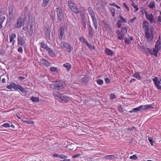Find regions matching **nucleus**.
Listing matches in <instances>:
<instances>
[{"label":"nucleus","mask_w":161,"mask_h":161,"mask_svg":"<svg viewBox=\"0 0 161 161\" xmlns=\"http://www.w3.org/2000/svg\"><path fill=\"white\" fill-rule=\"evenodd\" d=\"M142 27L144 30L145 36L148 42H151L153 39L154 29L149 26L148 23L146 20L143 22Z\"/></svg>","instance_id":"nucleus-1"},{"label":"nucleus","mask_w":161,"mask_h":161,"mask_svg":"<svg viewBox=\"0 0 161 161\" xmlns=\"http://www.w3.org/2000/svg\"><path fill=\"white\" fill-rule=\"evenodd\" d=\"M53 94L55 98L58 100L61 103H66L69 100V98L68 96L60 94L58 91L54 92Z\"/></svg>","instance_id":"nucleus-2"},{"label":"nucleus","mask_w":161,"mask_h":161,"mask_svg":"<svg viewBox=\"0 0 161 161\" xmlns=\"http://www.w3.org/2000/svg\"><path fill=\"white\" fill-rule=\"evenodd\" d=\"M7 88L9 89H14L15 90H19L23 93H25L26 92V91L25 89L19 85H16L14 82H11L9 85L7 86Z\"/></svg>","instance_id":"nucleus-3"},{"label":"nucleus","mask_w":161,"mask_h":161,"mask_svg":"<svg viewBox=\"0 0 161 161\" xmlns=\"http://www.w3.org/2000/svg\"><path fill=\"white\" fill-rule=\"evenodd\" d=\"M64 82L62 80H60L58 81H54L52 84H51V87H53V88L58 90L62 89L64 88L65 86Z\"/></svg>","instance_id":"nucleus-4"},{"label":"nucleus","mask_w":161,"mask_h":161,"mask_svg":"<svg viewBox=\"0 0 161 161\" xmlns=\"http://www.w3.org/2000/svg\"><path fill=\"white\" fill-rule=\"evenodd\" d=\"M88 11L91 16L94 28L96 29L97 28V21L95 17V14L93 10L91 7L88 8Z\"/></svg>","instance_id":"nucleus-5"},{"label":"nucleus","mask_w":161,"mask_h":161,"mask_svg":"<svg viewBox=\"0 0 161 161\" xmlns=\"http://www.w3.org/2000/svg\"><path fill=\"white\" fill-rule=\"evenodd\" d=\"M160 38L159 36L158 40L157 41L155 45V47L153 48V51L151 52V55H154L155 57L157 56L158 51L161 48Z\"/></svg>","instance_id":"nucleus-6"},{"label":"nucleus","mask_w":161,"mask_h":161,"mask_svg":"<svg viewBox=\"0 0 161 161\" xmlns=\"http://www.w3.org/2000/svg\"><path fill=\"white\" fill-rule=\"evenodd\" d=\"M121 31L118 30L116 32V33L118 35L117 39L120 40H123L124 38V32H127V27H123L121 29Z\"/></svg>","instance_id":"nucleus-7"},{"label":"nucleus","mask_w":161,"mask_h":161,"mask_svg":"<svg viewBox=\"0 0 161 161\" xmlns=\"http://www.w3.org/2000/svg\"><path fill=\"white\" fill-rule=\"evenodd\" d=\"M55 12L57 15L58 20L61 21L64 17V14L61 8L59 6H57Z\"/></svg>","instance_id":"nucleus-8"},{"label":"nucleus","mask_w":161,"mask_h":161,"mask_svg":"<svg viewBox=\"0 0 161 161\" xmlns=\"http://www.w3.org/2000/svg\"><path fill=\"white\" fill-rule=\"evenodd\" d=\"M68 4L72 11L74 13L77 14L80 13L79 9L76 7V5L71 1L68 2Z\"/></svg>","instance_id":"nucleus-9"},{"label":"nucleus","mask_w":161,"mask_h":161,"mask_svg":"<svg viewBox=\"0 0 161 161\" xmlns=\"http://www.w3.org/2000/svg\"><path fill=\"white\" fill-rule=\"evenodd\" d=\"M144 14L146 19L149 21L150 23L152 24L155 22L154 16L152 14H148L147 11H145Z\"/></svg>","instance_id":"nucleus-10"},{"label":"nucleus","mask_w":161,"mask_h":161,"mask_svg":"<svg viewBox=\"0 0 161 161\" xmlns=\"http://www.w3.org/2000/svg\"><path fill=\"white\" fill-rule=\"evenodd\" d=\"M153 81L156 87L158 89H161V86L160 84L161 83V79H159L157 77H155L153 79Z\"/></svg>","instance_id":"nucleus-11"},{"label":"nucleus","mask_w":161,"mask_h":161,"mask_svg":"<svg viewBox=\"0 0 161 161\" xmlns=\"http://www.w3.org/2000/svg\"><path fill=\"white\" fill-rule=\"evenodd\" d=\"M25 39L24 36L18 35L17 41L18 44L21 46H23L25 43Z\"/></svg>","instance_id":"nucleus-12"},{"label":"nucleus","mask_w":161,"mask_h":161,"mask_svg":"<svg viewBox=\"0 0 161 161\" xmlns=\"http://www.w3.org/2000/svg\"><path fill=\"white\" fill-rule=\"evenodd\" d=\"M24 22L23 19L21 17L19 18L17 20L16 24L14 25L15 28H20L21 27Z\"/></svg>","instance_id":"nucleus-13"},{"label":"nucleus","mask_w":161,"mask_h":161,"mask_svg":"<svg viewBox=\"0 0 161 161\" xmlns=\"http://www.w3.org/2000/svg\"><path fill=\"white\" fill-rule=\"evenodd\" d=\"M13 15V8L12 6H10L9 8V18L10 21L12 20Z\"/></svg>","instance_id":"nucleus-14"},{"label":"nucleus","mask_w":161,"mask_h":161,"mask_svg":"<svg viewBox=\"0 0 161 161\" xmlns=\"http://www.w3.org/2000/svg\"><path fill=\"white\" fill-rule=\"evenodd\" d=\"M40 63L41 64L46 67L49 66L51 65V63H48L47 61L44 58H42L40 60Z\"/></svg>","instance_id":"nucleus-15"},{"label":"nucleus","mask_w":161,"mask_h":161,"mask_svg":"<svg viewBox=\"0 0 161 161\" xmlns=\"http://www.w3.org/2000/svg\"><path fill=\"white\" fill-rule=\"evenodd\" d=\"M142 109L143 110L147 109L148 108H153V105L152 104H147L143 105H140Z\"/></svg>","instance_id":"nucleus-16"},{"label":"nucleus","mask_w":161,"mask_h":161,"mask_svg":"<svg viewBox=\"0 0 161 161\" xmlns=\"http://www.w3.org/2000/svg\"><path fill=\"white\" fill-rule=\"evenodd\" d=\"M64 26H61L60 27V28L59 31V34L58 36L61 38H62V37L64 36Z\"/></svg>","instance_id":"nucleus-17"},{"label":"nucleus","mask_w":161,"mask_h":161,"mask_svg":"<svg viewBox=\"0 0 161 161\" xmlns=\"http://www.w3.org/2000/svg\"><path fill=\"white\" fill-rule=\"evenodd\" d=\"M107 54L109 56H112L114 54V52L108 48H106L105 50Z\"/></svg>","instance_id":"nucleus-18"},{"label":"nucleus","mask_w":161,"mask_h":161,"mask_svg":"<svg viewBox=\"0 0 161 161\" xmlns=\"http://www.w3.org/2000/svg\"><path fill=\"white\" fill-rule=\"evenodd\" d=\"M16 34L14 33H12L9 36L10 42V43L12 42L13 41H14V42H15V40H14V39L16 38Z\"/></svg>","instance_id":"nucleus-19"},{"label":"nucleus","mask_w":161,"mask_h":161,"mask_svg":"<svg viewBox=\"0 0 161 161\" xmlns=\"http://www.w3.org/2000/svg\"><path fill=\"white\" fill-rule=\"evenodd\" d=\"M115 157V156L114 155H108L105 156L104 157V158L106 160H112L114 159Z\"/></svg>","instance_id":"nucleus-20"},{"label":"nucleus","mask_w":161,"mask_h":161,"mask_svg":"<svg viewBox=\"0 0 161 161\" xmlns=\"http://www.w3.org/2000/svg\"><path fill=\"white\" fill-rule=\"evenodd\" d=\"M63 66L66 68L68 71H69L71 68V65L69 63H66L63 64Z\"/></svg>","instance_id":"nucleus-21"},{"label":"nucleus","mask_w":161,"mask_h":161,"mask_svg":"<svg viewBox=\"0 0 161 161\" xmlns=\"http://www.w3.org/2000/svg\"><path fill=\"white\" fill-rule=\"evenodd\" d=\"M47 50V51L50 56L52 57H54L55 56V53L53 52V50L50 47H49Z\"/></svg>","instance_id":"nucleus-22"},{"label":"nucleus","mask_w":161,"mask_h":161,"mask_svg":"<svg viewBox=\"0 0 161 161\" xmlns=\"http://www.w3.org/2000/svg\"><path fill=\"white\" fill-rule=\"evenodd\" d=\"M140 72H135L133 75V76L138 80H140L141 77L140 75Z\"/></svg>","instance_id":"nucleus-23"},{"label":"nucleus","mask_w":161,"mask_h":161,"mask_svg":"<svg viewBox=\"0 0 161 161\" xmlns=\"http://www.w3.org/2000/svg\"><path fill=\"white\" fill-rule=\"evenodd\" d=\"M81 80L82 82L86 83V84L88 82L89 79L87 77L85 76L82 78L81 79Z\"/></svg>","instance_id":"nucleus-24"},{"label":"nucleus","mask_w":161,"mask_h":161,"mask_svg":"<svg viewBox=\"0 0 161 161\" xmlns=\"http://www.w3.org/2000/svg\"><path fill=\"white\" fill-rule=\"evenodd\" d=\"M50 70L51 72H56L58 73V69L56 67H51L50 69Z\"/></svg>","instance_id":"nucleus-25"},{"label":"nucleus","mask_w":161,"mask_h":161,"mask_svg":"<svg viewBox=\"0 0 161 161\" xmlns=\"http://www.w3.org/2000/svg\"><path fill=\"white\" fill-rule=\"evenodd\" d=\"M21 121L23 122L24 123L29 125L34 124V121L31 120H24L23 119H22Z\"/></svg>","instance_id":"nucleus-26"},{"label":"nucleus","mask_w":161,"mask_h":161,"mask_svg":"<svg viewBox=\"0 0 161 161\" xmlns=\"http://www.w3.org/2000/svg\"><path fill=\"white\" fill-rule=\"evenodd\" d=\"M31 100L33 102L38 103L39 101V98L38 97H35L32 96L31 98Z\"/></svg>","instance_id":"nucleus-27"},{"label":"nucleus","mask_w":161,"mask_h":161,"mask_svg":"<svg viewBox=\"0 0 161 161\" xmlns=\"http://www.w3.org/2000/svg\"><path fill=\"white\" fill-rule=\"evenodd\" d=\"M88 26L89 27V34L90 36H92L93 33V28L90 24L88 25Z\"/></svg>","instance_id":"nucleus-28"},{"label":"nucleus","mask_w":161,"mask_h":161,"mask_svg":"<svg viewBox=\"0 0 161 161\" xmlns=\"http://www.w3.org/2000/svg\"><path fill=\"white\" fill-rule=\"evenodd\" d=\"M80 15L81 20V21H85V13L83 12H81L80 13Z\"/></svg>","instance_id":"nucleus-29"},{"label":"nucleus","mask_w":161,"mask_h":161,"mask_svg":"<svg viewBox=\"0 0 161 161\" xmlns=\"http://www.w3.org/2000/svg\"><path fill=\"white\" fill-rule=\"evenodd\" d=\"M155 6V3L154 1H151L148 5L149 7L151 9H153Z\"/></svg>","instance_id":"nucleus-30"},{"label":"nucleus","mask_w":161,"mask_h":161,"mask_svg":"<svg viewBox=\"0 0 161 161\" xmlns=\"http://www.w3.org/2000/svg\"><path fill=\"white\" fill-rule=\"evenodd\" d=\"M66 49L67 52L68 53H70L73 48L72 47L71 45L70 44H69L67 46V47H66Z\"/></svg>","instance_id":"nucleus-31"},{"label":"nucleus","mask_w":161,"mask_h":161,"mask_svg":"<svg viewBox=\"0 0 161 161\" xmlns=\"http://www.w3.org/2000/svg\"><path fill=\"white\" fill-rule=\"evenodd\" d=\"M104 25L105 28L107 30H108L110 31H112V28L109 25H108L107 22H106L104 23Z\"/></svg>","instance_id":"nucleus-32"},{"label":"nucleus","mask_w":161,"mask_h":161,"mask_svg":"<svg viewBox=\"0 0 161 161\" xmlns=\"http://www.w3.org/2000/svg\"><path fill=\"white\" fill-rule=\"evenodd\" d=\"M86 44L87 46L91 50H93L95 49L94 46L89 44L87 41L86 42Z\"/></svg>","instance_id":"nucleus-33"},{"label":"nucleus","mask_w":161,"mask_h":161,"mask_svg":"<svg viewBox=\"0 0 161 161\" xmlns=\"http://www.w3.org/2000/svg\"><path fill=\"white\" fill-rule=\"evenodd\" d=\"M109 10L111 13H112V16L113 17H114L115 15V9L112 7H111L109 8Z\"/></svg>","instance_id":"nucleus-34"},{"label":"nucleus","mask_w":161,"mask_h":161,"mask_svg":"<svg viewBox=\"0 0 161 161\" xmlns=\"http://www.w3.org/2000/svg\"><path fill=\"white\" fill-rule=\"evenodd\" d=\"M41 46L42 47L46 50L48 48V47L47 45L45 43L41 42Z\"/></svg>","instance_id":"nucleus-35"},{"label":"nucleus","mask_w":161,"mask_h":161,"mask_svg":"<svg viewBox=\"0 0 161 161\" xmlns=\"http://www.w3.org/2000/svg\"><path fill=\"white\" fill-rule=\"evenodd\" d=\"M50 0H43V3L42 4V6L43 7L46 6Z\"/></svg>","instance_id":"nucleus-36"},{"label":"nucleus","mask_w":161,"mask_h":161,"mask_svg":"<svg viewBox=\"0 0 161 161\" xmlns=\"http://www.w3.org/2000/svg\"><path fill=\"white\" fill-rule=\"evenodd\" d=\"M69 44L65 42H61V46L63 48H65L66 47H67V46H68Z\"/></svg>","instance_id":"nucleus-37"},{"label":"nucleus","mask_w":161,"mask_h":161,"mask_svg":"<svg viewBox=\"0 0 161 161\" xmlns=\"http://www.w3.org/2000/svg\"><path fill=\"white\" fill-rule=\"evenodd\" d=\"M119 19H120V20L121 21V22L122 23H125L126 22V18L125 19L121 15H119Z\"/></svg>","instance_id":"nucleus-38"},{"label":"nucleus","mask_w":161,"mask_h":161,"mask_svg":"<svg viewBox=\"0 0 161 161\" xmlns=\"http://www.w3.org/2000/svg\"><path fill=\"white\" fill-rule=\"evenodd\" d=\"M142 109L141 107L140 106L137 107L136 108H135L133 109V111H134V112H136L137 111H140Z\"/></svg>","instance_id":"nucleus-39"},{"label":"nucleus","mask_w":161,"mask_h":161,"mask_svg":"<svg viewBox=\"0 0 161 161\" xmlns=\"http://www.w3.org/2000/svg\"><path fill=\"white\" fill-rule=\"evenodd\" d=\"M97 82L99 85H102L103 84V81L102 79H98L97 80Z\"/></svg>","instance_id":"nucleus-40"},{"label":"nucleus","mask_w":161,"mask_h":161,"mask_svg":"<svg viewBox=\"0 0 161 161\" xmlns=\"http://www.w3.org/2000/svg\"><path fill=\"white\" fill-rule=\"evenodd\" d=\"M79 40L81 43H86V41L85 39L84 36H81Z\"/></svg>","instance_id":"nucleus-41"},{"label":"nucleus","mask_w":161,"mask_h":161,"mask_svg":"<svg viewBox=\"0 0 161 161\" xmlns=\"http://www.w3.org/2000/svg\"><path fill=\"white\" fill-rule=\"evenodd\" d=\"M122 23L120 20H119L118 21L117 23V26L118 28H120L121 27L122 25Z\"/></svg>","instance_id":"nucleus-42"},{"label":"nucleus","mask_w":161,"mask_h":161,"mask_svg":"<svg viewBox=\"0 0 161 161\" xmlns=\"http://www.w3.org/2000/svg\"><path fill=\"white\" fill-rule=\"evenodd\" d=\"M47 31L45 32L46 36L47 37H50V30L48 29H47Z\"/></svg>","instance_id":"nucleus-43"},{"label":"nucleus","mask_w":161,"mask_h":161,"mask_svg":"<svg viewBox=\"0 0 161 161\" xmlns=\"http://www.w3.org/2000/svg\"><path fill=\"white\" fill-rule=\"evenodd\" d=\"M130 158L131 159L136 160L137 159V157L136 155H133L130 156Z\"/></svg>","instance_id":"nucleus-44"},{"label":"nucleus","mask_w":161,"mask_h":161,"mask_svg":"<svg viewBox=\"0 0 161 161\" xmlns=\"http://www.w3.org/2000/svg\"><path fill=\"white\" fill-rule=\"evenodd\" d=\"M2 126L4 127L5 128H8L10 127V125L8 123H4L2 125Z\"/></svg>","instance_id":"nucleus-45"},{"label":"nucleus","mask_w":161,"mask_h":161,"mask_svg":"<svg viewBox=\"0 0 161 161\" xmlns=\"http://www.w3.org/2000/svg\"><path fill=\"white\" fill-rule=\"evenodd\" d=\"M110 97L111 99H113L116 98V96L114 93H111L110 95Z\"/></svg>","instance_id":"nucleus-46"},{"label":"nucleus","mask_w":161,"mask_h":161,"mask_svg":"<svg viewBox=\"0 0 161 161\" xmlns=\"http://www.w3.org/2000/svg\"><path fill=\"white\" fill-rule=\"evenodd\" d=\"M148 140L150 142L151 145L152 146H153L154 142L153 141V139L151 137H148Z\"/></svg>","instance_id":"nucleus-47"},{"label":"nucleus","mask_w":161,"mask_h":161,"mask_svg":"<svg viewBox=\"0 0 161 161\" xmlns=\"http://www.w3.org/2000/svg\"><path fill=\"white\" fill-rule=\"evenodd\" d=\"M59 158L62 159H66L67 158V156L64 155H60Z\"/></svg>","instance_id":"nucleus-48"},{"label":"nucleus","mask_w":161,"mask_h":161,"mask_svg":"<svg viewBox=\"0 0 161 161\" xmlns=\"http://www.w3.org/2000/svg\"><path fill=\"white\" fill-rule=\"evenodd\" d=\"M125 44H129L130 43V40L128 39L125 38Z\"/></svg>","instance_id":"nucleus-49"},{"label":"nucleus","mask_w":161,"mask_h":161,"mask_svg":"<svg viewBox=\"0 0 161 161\" xmlns=\"http://www.w3.org/2000/svg\"><path fill=\"white\" fill-rule=\"evenodd\" d=\"M105 81L106 84H108L110 83V80L108 78H106L105 79Z\"/></svg>","instance_id":"nucleus-50"},{"label":"nucleus","mask_w":161,"mask_h":161,"mask_svg":"<svg viewBox=\"0 0 161 161\" xmlns=\"http://www.w3.org/2000/svg\"><path fill=\"white\" fill-rule=\"evenodd\" d=\"M136 19V17H134L132 19H130V21H129V23H132Z\"/></svg>","instance_id":"nucleus-51"},{"label":"nucleus","mask_w":161,"mask_h":161,"mask_svg":"<svg viewBox=\"0 0 161 161\" xmlns=\"http://www.w3.org/2000/svg\"><path fill=\"white\" fill-rule=\"evenodd\" d=\"M34 25L33 23H31L30 25V31L33 32V27Z\"/></svg>","instance_id":"nucleus-52"},{"label":"nucleus","mask_w":161,"mask_h":161,"mask_svg":"<svg viewBox=\"0 0 161 161\" xmlns=\"http://www.w3.org/2000/svg\"><path fill=\"white\" fill-rule=\"evenodd\" d=\"M81 22H82V24L84 28L85 29H86V21H82Z\"/></svg>","instance_id":"nucleus-53"},{"label":"nucleus","mask_w":161,"mask_h":161,"mask_svg":"<svg viewBox=\"0 0 161 161\" xmlns=\"http://www.w3.org/2000/svg\"><path fill=\"white\" fill-rule=\"evenodd\" d=\"M80 155H81V154H80H80H74V155H73L72 156V158H77V157H79Z\"/></svg>","instance_id":"nucleus-54"},{"label":"nucleus","mask_w":161,"mask_h":161,"mask_svg":"<svg viewBox=\"0 0 161 161\" xmlns=\"http://www.w3.org/2000/svg\"><path fill=\"white\" fill-rule=\"evenodd\" d=\"M123 5L127 9V10L128 11H129V8L127 6V5H126V4L125 3H123Z\"/></svg>","instance_id":"nucleus-55"},{"label":"nucleus","mask_w":161,"mask_h":161,"mask_svg":"<svg viewBox=\"0 0 161 161\" xmlns=\"http://www.w3.org/2000/svg\"><path fill=\"white\" fill-rule=\"evenodd\" d=\"M18 51L19 52H20L21 53H22L23 52V50L22 48L21 47H19L18 49Z\"/></svg>","instance_id":"nucleus-56"},{"label":"nucleus","mask_w":161,"mask_h":161,"mask_svg":"<svg viewBox=\"0 0 161 161\" xmlns=\"http://www.w3.org/2000/svg\"><path fill=\"white\" fill-rule=\"evenodd\" d=\"M118 110L121 113H122L124 111L123 110V108H122V107H121V106L119 107V108H118Z\"/></svg>","instance_id":"nucleus-57"},{"label":"nucleus","mask_w":161,"mask_h":161,"mask_svg":"<svg viewBox=\"0 0 161 161\" xmlns=\"http://www.w3.org/2000/svg\"><path fill=\"white\" fill-rule=\"evenodd\" d=\"M133 7L136 9L134 12H136L139 10V8L136 5L133 6Z\"/></svg>","instance_id":"nucleus-58"},{"label":"nucleus","mask_w":161,"mask_h":161,"mask_svg":"<svg viewBox=\"0 0 161 161\" xmlns=\"http://www.w3.org/2000/svg\"><path fill=\"white\" fill-rule=\"evenodd\" d=\"M60 155L58 154L57 153H54L53 155V156L55 157H58L59 158Z\"/></svg>","instance_id":"nucleus-59"},{"label":"nucleus","mask_w":161,"mask_h":161,"mask_svg":"<svg viewBox=\"0 0 161 161\" xmlns=\"http://www.w3.org/2000/svg\"><path fill=\"white\" fill-rule=\"evenodd\" d=\"M25 78L24 77L19 76V79L21 80H23L25 79Z\"/></svg>","instance_id":"nucleus-60"},{"label":"nucleus","mask_w":161,"mask_h":161,"mask_svg":"<svg viewBox=\"0 0 161 161\" xmlns=\"http://www.w3.org/2000/svg\"><path fill=\"white\" fill-rule=\"evenodd\" d=\"M109 5L110 6H113L116 7L117 5L115 4V3H110L109 4Z\"/></svg>","instance_id":"nucleus-61"},{"label":"nucleus","mask_w":161,"mask_h":161,"mask_svg":"<svg viewBox=\"0 0 161 161\" xmlns=\"http://www.w3.org/2000/svg\"><path fill=\"white\" fill-rule=\"evenodd\" d=\"M1 81L3 83H5L6 82V79L4 78L2 79Z\"/></svg>","instance_id":"nucleus-62"},{"label":"nucleus","mask_w":161,"mask_h":161,"mask_svg":"<svg viewBox=\"0 0 161 161\" xmlns=\"http://www.w3.org/2000/svg\"><path fill=\"white\" fill-rule=\"evenodd\" d=\"M136 80L135 79H131L130 80V83H132V82L135 81Z\"/></svg>","instance_id":"nucleus-63"},{"label":"nucleus","mask_w":161,"mask_h":161,"mask_svg":"<svg viewBox=\"0 0 161 161\" xmlns=\"http://www.w3.org/2000/svg\"><path fill=\"white\" fill-rule=\"evenodd\" d=\"M16 117L18 119H21V120L22 119L21 117L18 115L16 114Z\"/></svg>","instance_id":"nucleus-64"}]
</instances>
